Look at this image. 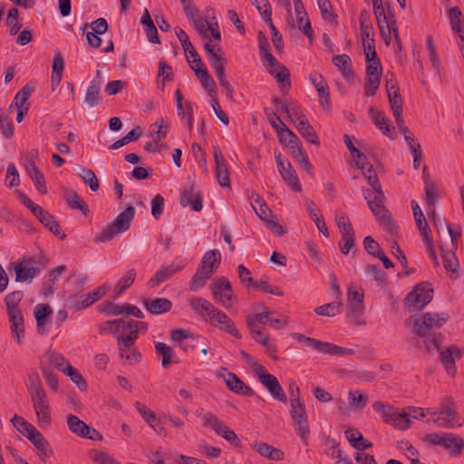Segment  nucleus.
<instances>
[{"mask_svg": "<svg viewBox=\"0 0 464 464\" xmlns=\"http://www.w3.org/2000/svg\"><path fill=\"white\" fill-rule=\"evenodd\" d=\"M383 200L384 199H378L376 201L369 200L368 206L376 218L379 225L391 235L396 236L399 232V227L385 208Z\"/></svg>", "mask_w": 464, "mask_h": 464, "instance_id": "nucleus-11", "label": "nucleus"}, {"mask_svg": "<svg viewBox=\"0 0 464 464\" xmlns=\"http://www.w3.org/2000/svg\"><path fill=\"white\" fill-rule=\"evenodd\" d=\"M220 259L221 255L218 250L214 249L205 253L197 272L189 283V289L191 291H198L206 285L207 281L219 266Z\"/></svg>", "mask_w": 464, "mask_h": 464, "instance_id": "nucleus-4", "label": "nucleus"}, {"mask_svg": "<svg viewBox=\"0 0 464 464\" xmlns=\"http://www.w3.org/2000/svg\"><path fill=\"white\" fill-rule=\"evenodd\" d=\"M448 313L427 312L422 314H416L409 319L411 324V332L421 338H430L431 343L437 350L440 349L439 337L440 334H433V330L441 328L449 320Z\"/></svg>", "mask_w": 464, "mask_h": 464, "instance_id": "nucleus-1", "label": "nucleus"}, {"mask_svg": "<svg viewBox=\"0 0 464 464\" xmlns=\"http://www.w3.org/2000/svg\"><path fill=\"white\" fill-rule=\"evenodd\" d=\"M135 208L128 206L121 213H120L113 222L103 229L94 239L98 242H107L111 240L117 235L127 231L135 216Z\"/></svg>", "mask_w": 464, "mask_h": 464, "instance_id": "nucleus-5", "label": "nucleus"}, {"mask_svg": "<svg viewBox=\"0 0 464 464\" xmlns=\"http://www.w3.org/2000/svg\"><path fill=\"white\" fill-rule=\"evenodd\" d=\"M441 251H442L441 257L443 259L444 267L446 268V270L448 272L450 271L452 274H456L455 277H457L459 275L457 274L456 269L459 266V261H458L455 252L452 250L444 251L442 247H441Z\"/></svg>", "mask_w": 464, "mask_h": 464, "instance_id": "nucleus-51", "label": "nucleus"}, {"mask_svg": "<svg viewBox=\"0 0 464 464\" xmlns=\"http://www.w3.org/2000/svg\"><path fill=\"white\" fill-rule=\"evenodd\" d=\"M136 409L143 418V420L160 435H166V430L160 421L156 418L153 411L140 402L136 403Z\"/></svg>", "mask_w": 464, "mask_h": 464, "instance_id": "nucleus-26", "label": "nucleus"}, {"mask_svg": "<svg viewBox=\"0 0 464 464\" xmlns=\"http://www.w3.org/2000/svg\"><path fill=\"white\" fill-rule=\"evenodd\" d=\"M24 298V292L21 290H15L7 294L4 302L6 307V314L10 323V330L14 339L18 343L22 342L24 337V317L19 307L21 301Z\"/></svg>", "mask_w": 464, "mask_h": 464, "instance_id": "nucleus-2", "label": "nucleus"}, {"mask_svg": "<svg viewBox=\"0 0 464 464\" xmlns=\"http://www.w3.org/2000/svg\"><path fill=\"white\" fill-rule=\"evenodd\" d=\"M33 92V88L28 84L24 85L15 95L12 102L11 107L14 106L19 108H29V104L26 103L27 100Z\"/></svg>", "mask_w": 464, "mask_h": 464, "instance_id": "nucleus-46", "label": "nucleus"}, {"mask_svg": "<svg viewBox=\"0 0 464 464\" xmlns=\"http://www.w3.org/2000/svg\"><path fill=\"white\" fill-rule=\"evenodd\" d=\"M306 207L308 215L313 219V221L315 223V226L317 227L318 230L325 237H329V232L326 227L325 222L324 221L323 218L319 216L320 210L316 208L315 204L312 200H306Z\"/></svg>", "mask_w": 464, "mask_h": 464, "instance_id": "nucleus-32", "label": "nucleus"}, {"mask_svg": "<svg viewBox=\"0 0 464 464\" xmlns=\"http://www.w3.org/2000/svg\"><path fill=\"white\" fill-rule=\"evenodd\" d=\"M343 306L341 302H331L316 307L314 313L318 315L333 317L342 312Z\"/></svg>", "mask_w": 464, "mask_h": 464, "instance_id": "nucleus-42", "label": "nucleus"}, {"mask_svg": "<svg viewBox=\"0 0 464 464\" xmlns=\"http://www.w3.org/2000/svg\"><path fill=\"white\" fill-rule=\"evenodd\" d=\"M203 425L205 427H210L218 435L223 436L228 442H232V431L229 430L228 427L226 426L221 420H219L217 416L208 412L203 415Z\"/></svg>", "mask_w": 464, "mask_h": 464, "instance_id": "nucleus-22", "label": "nucleus"}, {"mask_svg": "<svg viewBox=\"0 0 464 464\" xmlns=\"http://www.w3.org/2000/svg\"><path fill=\"white\" fill-rule=\"evenodd\" d=\"M40 427H47L52 422L51 407L49 402L33 404Z\"/></svg>", "mask_w": 464, "mask_h": 464, "instance_id": "nucleus-37", "label": "nucleus"}, {"mask_svg": "<svg viewBox=\"0 0 464 464\" xmlns=\"http://www.w3.org/2000/svg\"><path fill=\"white\" fill-rule=\"evenodd\" d=\"M155 351L158 355L161 356V366L164 369H168L170 364L177 362L176 361L172 360L175 355L173 349L167 343L160 342L156 343Z\"/></svg>", "mask_w": 464, "mask_h": 464, "instance_id": "nucleus-33", "label": "nucleus"}, {"mask_svg": "<svg viewBox=\"0 0 464 464\" xmlns=\"http://www.w3.org/2000/svg\"><path fill=\"white\" fill-rule=\"evenodd\" d=\"M450 20L451 24L452 31L456 32L461 39L464 41V22L462 14L458 6L451 7L449 12Z\"/></svg>", "mask_w": 464, "mask_h": 464, "instance_id": "nucleus-34", "label": "nucleus"}, {"mask_svg": "<svg viewBox=\"0 0 464 464\" xmlns=\"http://www.w3.org/2000/svg\"><path fill=\"white\" fill-rule=\"evenodd\" d=\"M25 386L30 395L44 391L40 377L36 372H31L25 381Z\"/></svg>", "mask_w": 464, "mask_h": 464, "instance_id": "nucleus-61", "label": "nucleus"}, {"mask_svg": "<svg viewBox=\"0 0 464 464\" xmlns=\"http://www.w3.org/2000/svg\"><path fill=\"white\" fill-rule=\"evenodd\" d=\"M188 304L191 309L206 322H208V318L210 317L211 314L215 312V306L202 297H191Z\"/></svg>", "mask_w": 464, "mask_h": 464, "instance_id": "nucleus-25", "label": "nucleus"}, {"mask_svg": "<svg viewBox=\"0 0 464 464\" xmlns=\"http://www.w3.org/2000/svg\"><path fill=\"white\" fill-rule=\"evenodd\" d=\"M137 340L136 331H130L128 334H121L117 336V346L121 358H125L130 364L140 361L141 355L135 346Z\"/></svg>", "mask_w": 464, "mask_h": 464, "instance_id": "nucleus-9", "label": "nucleus"}, {"mask_svg": "<svg viewBox=\"0 0 464 464\" xmlns=\"http://www.w3.org/2000/svg\"><path fill=\"white\" fill-rule=\"evenodd\" d=\"M5 23L10 26V34H16L22 27V24L19 22V12L16 7H12L8 11V14Z\"/></svg>", "mask_w": 464, "mask_h": 464, "instance_id": "nucleus-54", "label": "nucleus"}, {"mask_svg": "<svg viewBox=\"0 0 464 464\" xmlns=\"http://www.w3.org/2000/svg\"><path fill=\"white\" fill-rule=\"evenodd\" d=\"M213 157L215 160V175L221 187H229V171L223 153L218 146L213 147Z\"/></svg>", "mask_w": 464, "mask_h": 464, "instance_id": "nucleus-17", "label": "nucleus"}, {"mask_svg": "<svg viewBox=\"0 0 464 464\" xmlns=\"http://www.w3.org/2000/svg\"><path fill=\"white\" fill-rule=\"evenodd\" d=\"M186 266L184 261L173 262L168 266H161L157 272L152 276V277L148 281V285L153 287L158 285L170 277H172L176 273L181 271Z\"/></svg>", "mask_w": 464, "mask_h": 464, "instance_id": "nucleus-18", "label": "nucleus"}, {"mask_svg": "<svg viewBox=\"0 0 464 464\" xmlns=\"http://www.w3.org/2000/svg\"><path fill=\"white\" fill-rule=\"evenodd\" d=\"M64 70V58L60 51H56L53 56L52 66V90L54 91L60 84Z\"/></svg>", "mask_w": 464, "mask_h": 464, "instance_id": "nucleus-28", "label": "nucleus"}, {"mask_svg": "<svg viewBox=\"0 0 464 464\" xmlns=\"http://www.w3.org/2000/svg\"><path fill=\"white\" fill-rule=\"evenodd\" d=\"M261 60L269 73L276 77L281 91L285 92L289 90L291 86L289 70L280 63L274 56L273 59L263 58Z\"/></svg>", "mask_w": 464, "mask_h": 464, "instance_id": "nucleus-14", "label": "nucleus"}, {"mask_svg": "<svg viewBox=\"0 0 464 464\" xmlns=\"http://www.w3.org/2000/svg\"><path fill=\"white\" fill-rule=\"evenodd\" d=\"M208 62L211 67L214 69L218 79L220 81L222 86H224L227 90V95H230V86L228 82L225 80V64L227 63V60L223 57V53L218 52V53H212L211 57H209Z\"/></svg>", "mask_w": 464, "mask_h": 464, "instance_id": "nucleus-20", "label": "nucleus"}, {"mask_svg": "<svg viewBox=\"0 0 464 464\" xmlns=\"http://www.w3.org/2000/svg\"><path fill=\"white\" fill-rule=\"evenodd\" d=\"M136 277V270L134 268L130 269L124 276H122L117 283L114 288V292L117 295H121L133 284Z\"/></svg>", "mask_w": 464, "mask_h": 464, "instance_id": "nucleus-48", "label": "nucleus"}, {"mask_svg": "<svg viewBox=\"0 0 464 464\" xmlns=\"http://www.w3.org/2000/svg\"><path fill=\"white\" fill-rule=\"evenodd\" d=\"M427 411L431 415L435 416L432 421L440 426H446L448 428L461 426V423L459 422V414L455 411L452 401L449 399L443 403L442 407L440 408V411H430V409Z\"/></svg>", "mask_w": 464, "mask_h": 464, "instance_id": "nucleus-13", "label": "nucleus"}, {"mask_svg": "<svg viewBox=\"0 0 464 464\" xmlns=\"http://www.w3.org/2000/svg\"><path fill=\"white\" fill-rule=\"evenodd\" d=\"M48 263L49 259L43 252L22 257L14 266L15 281L31 283L41 275Z\"/></svg>", "mask_w": 464, "mask_h": 464, "instance_id": "nucleus-3", "label": "nucleus"}, {"mask_svg": "<svg viewBox=\"0 0 464 464\" xmlns=\"http://www.w3.org/2000/svg\"><path fill=\"white\" fill-rule=\"evenodd\" d=\"M364 293L362 289H356L354 286L350 285L347 293V316L359 325L364 322L361 320L364 314Z\"/></svg>", "mask_w": 464, "mask_h": 464, "instance_id": "nucleus-10", "label": "nucleus"}, {"mask_svg": "<svg viewBox=\"0 0 464 464\" xmlns=\"http://www.w3.org/2000/svg\"><path fill=\"white\" fill-rule=\"evenodd\" d=\"M374 15L376 17L377 25L381 32L382 37L386 41L387 44L390 43V30L387 25V15L383 6L373 8Z\"/></svg>", "mask_w": 464, "mask_h": 464, "instance_id": "nucleus-36", "label": "nucleus"}, {"mask_svg": "<svg viewBox=\"0 0 464 464\" xmlns=\"http://www.w3.org/2000/svg\"><path fill=\"white\" fill-rule=\"evenodd\" d=\"M42 362H45V366L50 367V370L56 368L62 372H64L67 363H70L63 354L55 351L48 352Z\"/></svg>", "mask_w": 464, "mask_h": 464, "instance_id": "nucleus-31", "label": "nucleus"}, {"mask_svg": "<svg viewBox=\"0 0 464 464\" xmlns=\"http://www.w3.org/2000/svg\"><path fill=\"white\" fill-rule=\"evenodd\" d=\"M63 198L68 206L72 209H79L83 214L89 211L86 203L81 199L78 193L72 189L64 190Z\"/></svg>", "mask_w": 464, "mask_h": 464, "instance_id": "nucleus-35", "label": "nucleus"}, {"mask_svg": "<svg viewBox=\"0 0 464 464\" xmlns=\"http://www.w3.org/2000/svg\"><path fill=\"white\" fill-rule=\"evenodd\" d=\"M100 99L101 87L89 84L85 94L84 102L90 107H94L99 104Z\"/></svg>", "mask_w": 464, "mask_h": 464, "instance_id": "nucleus-63", "label": "nucleus"}, {"mask_svg": "<svg viewBox=\"0 0 464 464\" xmlns=\"http://www.w3.org/2000/svg\"><path fill=\"white\" fill-rule=\"evenodd\" d=\"M83 182L89 186L91 190L97 191L100 188L98 178L93 170L89 169H83L80 175Z\"/></svg>", "mask_w": 464, "mask_h": 464, "instance_id": "nucleus-64", "label": "nucleus"}, {"mask_svg": "<svg viewBox=\"0 0 464 464\" xmlns=\"http://www.w3.org/2000/svg\"><path fill=\"white\" fill-rule=\"evenodd\" d=\"M93 302L91 299V296L86 294L81 296L71 295L68 299V305L73 311H80L91 306Z\"/></svg>", "mask_w": 464, "mask_h": 464, "instance_id": "nucleus-45", "label": "nucleus"}, {"mask_svg": "<svg viewBox=\"0 0 464 464\" xmlns=\"http://www.w3.org/2000/svg\"><path fill=\"white\" fill-rule=\"evenodd\" d=\"M256 205H253V208L256 215L266 223V225L274 218L271 209L263 202L260 198H256L255 201Z\"/></svg>", "mask_w": 464, "mask_h": 464, "instance_id": "nucleus-57", "label": "nucleus"}, {"mask_svg": "<svg viewBox=\"0 0 464 464\" xmlns=\"http://www.w3.org/2000/svg\"><path fill=\"white\" fill-rule=\"evenodd\" d=\"M63 373L68 375L71 381L78 385L80 390L84 391L87 389V383L82 378V375L75 367L72 366L71 363H67Z\"/></svg>", "mask_w": 464, "mask_h": 464, "instance_id": "nucleus-60", "label": "nucleus"}, {"mask_svg": "<svg viewBox=\"0 0 464 464\" xmlns=\"http://www.w3.org/2000/svg\"><path fill=\"white\" fill-rule=\"evenodd\" d=\"M52 313L53 310L47 304H39L34 307V316L38 331L47 323Z\"/></svg>", "mask_w": 464, "mask_h": 464, "instance_id": "nucleus-41", "label": "nucleus"}, {"mask_svg": "<svg viewBox=\"0 0 464 464\" xmlns=\"http://www.w3.org/2000/svg\"><path fill=\"white\" fill-rule=\"evenodd\" d=\"M271 16H272V11L267 10L264 14V20L266 21V23L268 24V26L271 30L272 42H273V44H274L276 50L277 52H281L284 48L283 38H282V35L279 33V31L276 29V27L273 24Z\"/></svg>", "mask_w": 464, "mask_h": 464, "instance_id": "nucleus-40", "label": "nucleus"}, {"mask_svg": "<svg viewBox=\"0 0 464 464\" xmlns=\"http://www.w3.org/2000/svg\"><path fill=\"white\" fill-rule=\"evenodd\" d=\"M279 173L285 183L295 192H300L302 186L296 171L294 169L290 162H286V167H282Z\"/></svg>", "mask_w": 464, "mask_h": 464, "instance_id": "nucleus-27", "label": "nucleus"}, {"mask_svg": "<svg viewBox=\"0 0 464 464\" xmlns=\"http://www.w3.org/2000/svg\"><path fill=\"white\" fill-rule=\"evenodd\" d=\"M333 63L338 68V70L341 72L342 75L345 79H352L353 78L354 72L353 69V64L351 58L345 54H336L333 56Z\"/></svg>", "mask_w": 464, "mask_h": 464, "instance_id": "nucleus-29", "label": "nucleus"}, {"mask_svg": "<svg viewBox=\"0 0 464 464\" xmlns=\"http://www.w3.org/2000/svg\"><path fill=\"white\" fill-rule=\"evenodd\" d=\"M426 440L430 444L445 448L450 457L460 456L464 451V439L451 432L430 433L426 436Z\"/></svg>", "mask_w": 464, "mask_h": 464, "instance_id": "nucleus-6", "label": "nucleus"}, {"mask_svg": "<svg viewBox=\"0 0 464 464\" xmlns=\"http://www.w3.org/2000/svg\"><path fill=\"white\" fill-rule=\"evenodd\" d=\"M294 428L305 446L308 445L310 437V429L307 419H300L294 420Z\"/></svg>", "mask_w": 464, "mask_h": 464, "instance_id": "nucleus-58", "label": "nucleus"}, {"mask_svg": "<svg viewBox=\"0 0 464 464\" xmlns=\"http://www.w3.org/2000/svg\"><path fill=\"white\" fill-rule=\"evenodd\" d=\"M142 304L145 309L152 314H161L168 313L172 308L170 300L163 297L154 299L143 298Z\"/></svg>", "mask_w": 464, "mask_h": 464, "instance_id": "nucleus-21", "label": "nucleus"}, {"mask_svg": "<svg viewBox=\"0 0 464 464\" xmlns=\"http://www.w3.org/2000/svg\"><path fill=\"white\" fill-rule=\"evenodd\" d=\"M304 344L311 347L318 353L332 356H348L355 353L353 349L342 347L329 342H324L308 336Z\"/></svg>", "mask_w": 464, "mask_h": 464, "instance_id": "nucleus-15", "label": "nucleus"}, {"mask_svg": "<svg viewBox=\"0 0 464 464\" xmlns=\"http://www.w3.org/2000/svg\"><path fill=\"white\" fill-rule=\"evenodd\" d=\"M14 427L24 437L27 438L28 434L34 432L36 428L25 420L23 417L14 415L11 420Z\"/></svg>", "mask_w": 464, "mask_h": 464, "instance_id": "nucleus-49", "label": "nucleus"}, {"mask_svg": "<svg viewBox=\"0 0 464 464\" xmlns=\"http://www.w3.org/2000/svg\"><path fill=\"white\" fill-rule=\"evenodd\" d=\"M321 14L325 21L338 24L336 15L333 12V5L329 0H317Z\"/></svg>", "mask_w": 464, "mask_h": 464, "instance_id": "nucleus-59", "label": "nucleus"}, {"mask_svg": "<svg viewBox=\"0 0 464 464\" xmlns=\"http://www.w3.org/2000/svg\"><path fill=\"white\" fill-rule=\"evenodd\" d=\"M180 204L183 207L190 206L192 210L198 212L202 209V197L194 191L191 184L181 192Z\"/></svg>", "mask_w": 464, "mask_h": 464, "instance_id": "nucleus-24", "label": "nucleus"}, {"mask_svg": "<svg viewBox=\"0 0 464 464\" xmlns=\"http://www.w3.org/2000/svg\"><path fill=\"white\" fill-rule=\"evenodd\" d=\"M46 228L49 229L53 235L57 236L62 240L66 238V234L61 231L60 225L53 215L48 213L44 218L40 221Z\"/></svg>", "mask_w": 464, "mask_h": 464, "instance_id": "nucleus-50", "label": "nucleus"}, {"mask_svg": "<svg viewBox=\"0 0 464 464\" xmlns=\"http://www.w3.org/2000/svg\"><path fill=\"white\" fill-rule=\"evenodd\" d=\"M211 292L224 307L230 308L232 305V296L227 292L231 290V284L227 277H219L210 285Z\"/></svg>", "mask_w": 464, "mask_h": 464, "instance_id": "nucleus-16", "label": "nucleus"}, {"mask_svg": "<svg viewBox=\"0 0 464 464\" xmlns=\"http://www.w3.org/2000/svg\"><path fill=\"white\" fill-rule=\"evenodd\" d=\"M433 297V289L430 284L417 285L405 297L404 304L410 311L422 309Z\"/></svg>", "mask_w": 464, "mask_h": 464, "instance_id": "nucleus-8", "label": "nucleus"}, {"mask_svg": "<svg viewBox=\"0 0 464 464\" xmlns=\"http://www.w3.org/2000/svg\"><path fill=\"white\" fill-rule=\"evenodd\" d=\"M141 136V130L140 127H137L136 129H132L130 131H129L124 137L121 139L116 140L113 142L109 149L110 150H118L121 148L122 146L128 144L130 141H134L140 139Z\"/></svg>", "mask_w": 464, "mask_h": 464, "instance_id": "nucleus-53", "label": "nucleus"}, {"mask_svg": "<svg viewBox=\"0 0 464 464\" xmlns=\"http://www.w3.org/2000/svg\"><path fill=\"white\" fill-rule=\"evenodd\" d=\"M67 425H68V428L69 430L82 437L83 435V432L85 430H87V424L82 421V420H80L77 416L73 415V414H69L67 416Z\"/></svg>", "mask_w": 464, "mask_h": 464, "instance_id": "nucleus-55", "label": "nucleus"}, {"mask_svg": "<svg viewBox=\"0 0 464 464\" xmlns=\"http://www.w3.org/2000/svg\"><path fill=\"white\" fill-rule=\"evenodd\" d=\"M373 410L380 413L385 422H390V419L392 418L396 409L391 404H386L382 401H376L372 405Z\"/></svg>", "mask_w": 464, "mask_h": 464, "instance_id": "nucleus-62", "label": "nucleus"}, {"mask_svg": "<svg viewBox=\"0 0 464 464\" xmlns=\"http://www.w3.org/2000/svg\"><path fill=\"white\" fill-rule=\"evenodd\" d=\"M355 165L359 168L364 178L367 179L369 185L372 187L371 189L363 190V197L369 203L371 201H376L378 199H384V193L382 189V186L379 182L378 177L373 169L371 163L366 160H356Z\"/></svg>", "mask_w": 464, "mask_h": 464, "instance_id": "nucleus-7", "label": "nucleus"}, {"mask_svg": "<svg viewBox=\"0 0 464 464\" xmlns=\"http://www.w3.org/2000/svg\"><path fill=\"white\" fill-rule=\"evenodd\" d=\"M40 369L51 391L56 392L59 387L57 374L53 370H50V367L45 366V362H41Z\"/></svg>", "mask_w": 464, "mask_h": 464, "instance_id": "nucleus-47", "label": "nucleus"}, {"mask_svg": "<svg viewBox=\"0 0 464 464\" xmlns=\"http://www.w3.org/2000/svg\"><path fill=\"white\" fill-rule=\"evenodd\" d=\"M297 130L302 135L303 138H304L307 141H309L312 144L319 145L320 140L309 123L306 116H302L301 121H299L295 125Z\"/></svg>", "mask_w": 464, "mask_h": 464, "instance_id": "nucleus-30", "label": "nucleus"}, {"mask_svg": "<svg viewBox=\"0 0 464 464\" xmlns=\"http://www.w3.org/2000/svg\"><path fill=\"white\" fill-rule=\"evenodd\" d=\"M252 448L262 457L270 460L279 461L284 459L285 453L283 450L266 442L256 441L252 444Z\"/></svg>", "mask_w": 464, "mask_h": 464, "instance_id": "nucleus-23", "label": "nucleus"}, {"mask_svg": "<svg viewBox=\"0 0 464 464\" xmlns=\"http://www.w3.org/2000/svg\"><path fill=\"white\" fill-rule=\"evenodd\" d=\"M438 351L440 352V360L448 374L452 377L455 376V358L460 359L462 356V351L457 345H451L445 350L440 346V349Z\"/></svg>", "mask_w": 464, "mask_h": 464, "instance_id": "nucleus-19", "label": "nucleus"}, {"mask_svg": "<svg viewBox=\"0 0 464 464\" xmlns=\"http://www.w3.org/2000/svg\"><path fill=\"white\" fill-rule=\"evenodd\" d=\"M372 121L385 136L392 138L393 127L391 126V120L387 118L382 111H378L373 115Z\"/></svg>", "mask_w": 464, "mask_h": 464, "instance_id": "nucleus-43", "label": "nucleus"}, {"mask_svg": "<svg viewBox=\"0 0 464 464\" xmlns=\"http://www.w3.org/2000/svg\"><path fill=\"white\" fill-rule=\"evenodd\" d=\"M410 418V413L395 411L392 418L390 419L391 421L389 423H392L396 428L405 430L411 427V420Z\"/></svg>", "mask_w": 464, "mask_h": 464, "instance_id": "nucleus-56", "label": "nucleus"}, {"mask_svg": "<svg viewBox=\"0 0 464 464\" xmlns=\"http://www.w3.org/2000/svg\"><path fill=\"white\" fill-rule=\"evenodd\" d=\"M280 140V143L291 149L295 144H299V138L289 129L287 126L280 127V130L277 132Z\"/></svg>", "mask_w": 464, "mask_h": 464, "instance_id": "nucleus-44", "label": "nucleus"}, {"mask_svg": "<svg viewBox=\"0 0 464 464\" xmlns=\"http://www.w3.org/2000/svg\"><path fill=\"white\" fill-rule=\"evenodd\" d=\"M192 70L195 72V74L198 78L202 86L208 90L209 94L212 96L213 94L211 92H215L216 84L213 79L210 77L207 68L204 65L198 67L192 66Z\"/></svg>", "mask_w": 464, "mask_h": 464, "instance_id": "nucleus-38", "label": "nucleus"}, {"mask_svg": "<svg viewBox=\"0 0 464 464\" xmlns=\"http://www.w3.org/2000/svg\"><path fill=\"white\" fill-rule=\"evenodd\" d=\"M229 318L223 312L215 308V312L211 314L210 317L208 318V324L220 329L232 333L231 325L229 324Z\"/></svg>", "mask_w": 464, "mask_h": 464, "instance_id": "nucleus-39", "label": "nucleus"}, {"mask_svg": "<svg viewBox=\"0 0 464 464\" xmlns=\"http://www.w3.org/2000/svg\"><path fill=\"white\" fill-rule=\"evenodd\" d=\"M255 372L258 376L259 382L268 390L275 400L284 403L286 402V395L275 375L266 372L260 364L255 367Z\"/></svg>", "mask_w": 464, "mask_h": 464, "instance_id": "nucleus-12", "label": "nucleus"}, {"mask_svg": "<svg viewBox=\"0 0 464 464\" xmlns=\"http://www.w3.org/2000/svg\"><path fill=\"white\" fill-rule=\"evenodd\" d=\"M290 415L293 420H300V419H307L305 408L304 402L300 400V398H292L290 399Z\"/></svg>", "mask_w": 464, "mask_h": 464, "instance_id": "nucleus-52", "label": "nucleus"}]
</instances>
